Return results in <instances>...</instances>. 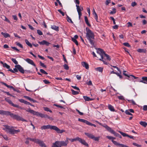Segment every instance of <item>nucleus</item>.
<instances>
[{"label": "nucleus", "instance_id": "f257e3e1", "mask_svg": "<svg viewBox=\"0 0 147 147\" xmlns=\"http://www.w3.org/2000/svg\"><path fill=\"white\" fill-rule=\"evenodd\" d=\"M4 127L3 129L5 130L7 133L11 134H14L20 132L19 129L15 130L13 127H11L7 125H3Z\"/></svg>", "mask_w": 147, "mask_h": 147}, {"label": "nucleus", "instance_id": "f03ea898", "mask_svg": "<svg viewBox=\"0 0 147 147\" xmlns=\"http://www.w3.org/2000/svg\"><path fill=\"white\" fill-rule=\"evenodd\" d=\"M4 127L3 129L5 130L7 133L11 134H14L20 132L19 129L15 130L13 127H11L7 125H3Z\"/></svg>", "mask_w": 147, "mask_h": 147}, {"label": "nucleus", "instance_id": "7ed1b4c3", "mask_svg": "<svg viewBox=\"0 0 147 147\" xmlns=\"http://www.w3.org/2000/svg\"><path fill=\"white\" fill-rule=\"evenodd\" d=\"M42 130L50 129H53L56 131L58 133L61 134L65 131L64 130H60L58 127L54 125H43L41 127Z\"/></svg>", "mask_w": 147, "mask_h": 147}, {"label": "nucleus", "instance_id": "20e7f679", "mask_svg": "<svg viewBox=\"0 0 147 147\" xmlns=\"http://www.w3.org/2000/svg\"><path fill=\"white\" fill-rule=\"evenodd\" d=\"M69 138H67L65 141H57L53 143L52 146V147H61V146H66L68 143Z\"/></svg>", "mask_w": 147, "mask_h": 147}, {"label": "nucleus", "instance_id": "39448f33", "mask_svg": "<svg viewBox=\"0 0 147 147\" xmlns=\"http://www.w3.org/2000/svg\"><path fill=\"white\" fill-rule=\"evenodd\" d=\"M5 115H10L13 119H15L18 121H23L26 122L27 121L24 119L22 117L18 115L13 114L10 112L6 111Z\"/></svg>", "mask_w": 147, "mask_h": 147}, {"label": "nucleus", "instance_id": "423d86ee", "mask_svg": "<svg viewBox=\"0 0 147 147\" xmlns=\"http://www.w3.org/2000/svg\"><path fill=\"white\" fill-rule=\"evenodd\" d=\"M99 124L100 125L102 126L103 127H105L108 131L110 132L111 134H113L116 137H118L120 138H122L121 135H120L119 134L116 133L114 130L112 129L110 127L108 126L107 125H102L101 123H99Z\"/></svg>", "mask_w": 147, "mask_h": 147}, {"label": "nucleus", "instance_id": "0eeeda50", "mask_svg": "<svg viewBox=\"0 0 147 147\" xmlns=\"http://www.w3.org/2000/svg\"><path fill=\"white\" fill-rule=\"evenodd\" d=\"M26 110V111L29 112L34 115L39 116L42 118H44L45 114L31 110L30 108H29L28 109Z\"/></svg>", "mask_w": 147, "mask_h": 147}, {"label": "nucleus", "instance_id": "6e6552de", "mask_svg": "<svg viewBox=\"0 0 147 147\" xmlns=\"http://www.w3.org/2000/svg\"><path fill=\"white\" fill-rule=\"evenodd\" d=\"M86 36L87 39L91 38L94 39V33L88 28H86Z\"/></svg>", "mask_w": 147, "mask_h": 147}, {"label": "nucleus", "instance_id": "1a4fd4ad", "mask_svg": "<svg viewBox=\"0 0 147 147\" xmlns=\"http://www.w3.org/2000/svg\"><path fill=\"white\" fill-rule=\"evenodd\" d=\"M15 67L17 68L18 70L22 74H24L25 72V70L23 69V68L20 65H15ZM25 71H26L25 70Z\"/></svg>", "mask_w": 147, "mask_h": 147}, {"label": "nucleus", "instance_id": "9d476101", "mask_svg": "<svg viewBox=\"0 0 147 147\" xmlns=\"http://www.w3.org/2000/svg\"><path fill=\"white\" fill-rule=\"evenodd\" d=\"M41 147H47L43 141L38 139L37 143Z\"/></svg>", "mask_w": 147, "mask_h": 147}, {"label": "nucleus", "instance_id": "9b49d317", "mask_svg": "<svg viewBox=\"0 0 147 147\" xmlns=\"http://www.w3.org/2000/svg\"><path fill=\"white\" fill-rule=\"evenodd\" d=\"M78 141H79L82 144L86 146L87 147L88 146V144L84 140L82 139L79 137L78 138Z\"/></svg>", "mask_w": 147, "mask_h": 147}, {"label": "nucleus", "instance_id": "f8f14e48", "mask_svg": "<svg viewBox=\"0 0 147 147\" xmlns=\"http://www.w3.org/2000/svg\"><path fill=\"white\" fill-rule=\"evenodd\" d=\"M97 53L101 56L104 55L105 53L103 50L100 48H98L97 50Z\"/></svg>", "mask_w": 147, "mask_h": 147}, {"label": "nucleus", "instance_id": "ddd939ff", "mask_svg": "<svg viewBox=\"0 0 147 147\" xmlns=\"http://www.w3.org/2000/svg\"><path fill=\"white\" fill-rule=\"evenodd\" d=\"M25 60L27 62H28V63L30 64L35 67L36 66L35 64L34 63L33 61L32 60L28 58L26 59H25Z\"/></svg>", "mask_w": 147, "mask_h": 147}, {"label": "nucleus", "instance_id": "4468645a", "mask_svg": "<svg viewBox=\"0 0 147 147\" xmlns=\"http://www.w3.org/2000/svg\"><path fill=\"white\" fill-rule=\"evenodd\" d=\"M142 78V80H140V82L145 84H147V77H143Z\"/></svg>", "mask_w": 147, "mask_h": 147}, {"label": "nucleus", "instance_id": "2eb2a0df", "mask_svg": "<svg viewBox=\"0 0 147 147\" xmlns=\"http://www.w3.org/2000/svg\"><path fill=\"white\" fill-rule=\"evenodd\" d=\"M82 66L83 67H85L86 69H88L89 68L88 65L86 62H82Z\"/></svg>", "mask_w": 147, "mask_h": 147}, {"label": "nucleus", "instance_id": "dca6fc26", "mask_svg": "<svg viewBox=\"0 0 147 147\" xmlns=\"http://www.w3.org/2000/svg\"><path fill=\"white\" fill-rule=\"evenodd\" d=\"M78 120L80 121H81L83 123H85L87 125H88L89 122L87 121V120L82 119L79 118L78 119Z\"/></svg>", "mask_w": 147, "mask_h": 147}, {"label": "nucleus", "instance_id": "f3484780", "mask_svg": "<svg viewBox=\"0 0 147 147\" xmlns=\"http://www.w3.org/2000/svg\"><path fill=\"white\" fill-rule=\"evenodd\" d=\"M85 134L89 138L92 139H93L94 136L92 134L88 133H85Z\"/></svg>", "mask_w": 147, "mask_h": 147}, {"label": "nucleus", "instance_id": "a211bd4d", "mask_svg": "<svg viewBox=\"0 0 147 147\" xmlns=\"http://www.w3.org/2000/svg\"><path fill=\"white\" fill-rule=\"evenodd\" d=\"M27 139H29L30 141L34 142L36 143H37L38 140V139H37L36 138H28Z\"/></svg>", "mask_w": 147, "mask_h": 147}, {"label": "nucleus", "instance_id": "6ab92c4d", "mask_svg": "<svg viewBox=\"0 0 147 147\" xmlns=\"http://www.w3.org/2000/svg\"><path fill=\"white\" fill-rule=\"evenodd\" d=\"M51 28L56 31H59V27L55 25H51Z\"/></svg>", "mask_w": 147, "mask_h": 147}, {"label": "nucleus", "instance_id": "aec40b11", "mask_svg": "<svg viewBox=\"0 0 147 147\" xmlns=\"http://www.w3.org/2000/svg\"><path fill=\"white\" fill-rule=\"evenodd\" d=\"M83 97L85 101H89L93 100V99L87 96H84Z\"/></svg>", "mask_w": 147, "mask_h": 147}, {"label": "nucleus", "instance_id": "412c9836", "mask_svg": "<svg viewBox=\"0 0 147 147\" xmlns=\"http://www.w3.org/2000/svg\"><path fill=\"white\" fill-rule=\"evenodd\" d=\"M76 9H77V11L78 12V14L82 13H81L82 10H81V8H80V6L79 5H76Z\"/></svg>", "mask_w": 147, "mask_h": 147}, {"label": "nucleus", "instance_id": "4be33fe9", "mask_svg": "<svg viewBox=\"0 0 147 147\" xmlns=\"http://www.w3.org/2000/svg\"><path fill=\"white\" fill-rule=\"evenodd\" d=\"M1 34L3 35L4 37L5 38H7L8 37H9L10 36L9 34L7 33H4L3 32H1Z\"/></svg>", "mask_w": 147, "mask_h": 147}, {"label": "nucleus", "instance_id": "5701e85b", "mask_svg": "<svg viewBox=\"0 0 147 147\" xmlns=\"http://www.w3.org/2000/svg\"><path fill=\"white\" fill-rule=\"evenodd\" d=\"M138 52L139 53H146V50L145 49H139L138 50Z\"/></svg>", "mask_w": 147, "mask_h": 147}, {"label": "nucleus", "instance_id": "b1692460", "mask_svg": "<svg viewBox=\"0 0 147 147\" xmlns=\"http://www.w3.org/2000/svg\"><path fill=\"white\" fill-rule=\"evenodd\" d=\"M85 21L86 24L89 26H90L91 25L89 23L88 20L86 16L84 17Z\"/></svg>", "mask_w": 147, "mask_h": 147}, {"label": "nucleus", "instance_id": "393cba45", "mask_svg": "<svg viewBox=\"0 0 147 147\" xmlns=\"http://www.w3.org/2000/svg\"><path fill=\"white\" fill-rule=\"evenodd\" d=\"M66 15V19L67 20V21L70 23H71L72 24L73 23V22L72 21L71 19L67 14Z\"/></svg>", "mask_w": 147, "mask_h": 147}, {"label": "nucleus", "instance_id": "a878e982", "mask_svg": "<svg viewBox=\"0 0 147 147\" xmlns=\"http://www.w3.org/2000/svg\"><path fill=\"white\" fill-rule=\"evenodd\" d=\"M109 109L111 111H114L115 110L113 107L111 105H109L108 106Z\"/></svg>", "mask_w": 147, "mask_h": 147}, {"label": "nucleus", "instance_id": "bb28decb", "mask_svg": "<svg viewBox=\"0 0 147 147\" xmlns=\"http://www.w3.org/2000/svg\"><path fill=\"white\" fill-rule=\"evenodd\" d=\"M25 42L26 44L30 47H32V44L27 39L25 40Z\"/></svg>", "mask_w": 147, "mask_h": 147}, {"label": "nucleus", "instance_id": "cd10ccee", "mask_svg": "<svg viewBox=\"0 0 147 147\" xmlns=\"http://www.w3.org/2000/svg\"><path fill=\"white\" fill-rule=\"evenodd\" d=\"M118 132L120 133L123 137H128V135L125 133H123L120 131H118Z\"/></svg>", "mask_w": 147, "mask_h": 147}, {"label": "nucleus", "instance_id": "c85d7f7f", "mask_svg": "<svg viewBox=\"0 0 147 147\" xmlns=\"http://www.w3.org/2000/svg\"><path fill=\"white\" fill-rule=\"evenodd\" d=\"M96 70H97L100 72H102L103 71V68L102 67H98L96 68Z\"/></svg>", "mask_w": 147, "mask_h": 147}, {"label": "nucleus", "instance_id": "c756f323", "mask_svg": "<svg viewBox=\"0 0 147 147\" xmlns=\"http://www.w3.org/2000/svg\"><path fill=\"white\" fill-rule=\"evenodd\" d=\"M72 94L73 95H76L79 93L80 91H75L73 90H71Z\"/></svg>", "mask_w": 147, "mask_h": 147}, {"label": "nucleus", "instance_id": "7c9ffc66", "mask_svg": "<svg viewBox=\"0 0 147 147\" xmlns=\"http://www.w3.org/2000/svg\"><path fill=\"white\" fill-rule=\"evenodd\" d=\"M139 123L140 125H142V126L144 127H146V122L145 121H140Z\"/></svg>", "mask_w": 147, "mask_h": 147}, {"label": "nucleus", "instance_id": "2f4dec72", "mask_svg": "<svg viewBox=\"0 0 147 147\" xmlns=\"http://www.w3.org/2000/svg\"><path fill=\"white\" fill-rule=\"evenodd\" d=\"M87 39L89 40L90 44H91L92 46H93L94 45V41L93 40H92L93 39L91 38Z\"/></svg>", "mask_w": 147, "mask_h": 147}, {"label": "nucleus", "instance_id": "473e14b6", "mask_svg": "<svg viewBox=\"0 0 147 147\" xmlns=\"http://www.w3.org/2000/svg\"><path fill=\"white\" fill-rule=\"evenodd\" d=\"M5 100L8 102L9 104L11 105H12V104L13 103L8 98H5Z\"/></svg>", "mask_w": 147, "mask_h": 147}, {"label": "nucleus", "instance_id": "72a5a7b5", "mask_svg": "<svg viewBox=\"0 0 147 147\" xmlns=\"http://www.w3.org/2000/svg\"><path fill=\"white\" fill-rule=\"evenodd\" d=\"M6 111L0 110V115H5Z\"/></svg>", "mask_w": 147, "mask_h": 147}, {"label": "nucleus", "instance_id": "f704fd0d", "mask_svg": "<svg viewBox=\"0 0 147 147\" xmlns=\"http://www.w3.org/2000/svg\"><path fill=\"white\" fill-rule=\"evenodd\" d=\"M79 138L78 137H77L74 138V139H69V140L71 141V142H74V141H78V138Z\"/></svg>", "mask_w": 147, "mask_h": 147}, {"label": "nucleus", "instance_id": "c9c22d12", "mask_svg": "<svg viewBox=\"0 0 147 147\" xmlns=\"http://www.w3.org/2000/svg\"><path fill=\"white\" fill-rule=\"evenodd\" d=\"M71 40L73 42H74L77 45H78V44L77 41L74 38H72Z\"/></svg>", "mask_w": 147, "mask_h": 147}, {"label": "nucleus", "instance_id": "e433bc0d", "mask_svg": "<svg viewBox=\"0 0 147 147\" xmlns=\"http://www.w3.org/2000/svg\"><path fill=\"white\" fill-rule=\"evenodd\" d=\"M11 60L13 61V62L15 64L17 65V64L18 63L15 59L12 58L11 59Z\"/></svg>", "mask_w": 147, "mask_h": 147}, {"label": "nucleus", "instance_id": "4c0bfd02", "mask_svg": "<svg viewBox=\"0 0 147 147\" xmlns=\"http://www.w3.org/2000/svg\"><path fill=\"white\" fill-rule=\"evenodd\" d=\"M104 56L106 57L107 59V60L110 61L111 60V59L110 56L107 54L105 53Z\"/></svg>", "mask_w": 147, "mask_h": 147}, {"label": "nucleus", "instance_id": "58836bf2", "mask_svg": "<svg viewBox=\"0 0 147 147\" xmlns=\"http://www.w3.org/2000/svg\"><path fill=\"white\" fill-rule=\"evenodd\" d=\"M43 108L45 111H49L50 113L52 112V111L47 107H44Z\"/></svg>", "mask_w": 147, "mask_h": 147}, {"label": "nucleus", "instance_id": "ea45409f", "mask_svg": "<svg viewBox=\"0 0 147 147\" xmlns=\"http://www.w3.org/2000/svg\"><path fill=\"white\" fill-rule=\"evenodd\" d=\"M116 12V9L115 8H113L112 9V10L110 12V13L111 14H113L115 13Z\"/></svg>", "mask_w": 147, "mask_h": 147}, {"label": "nucleus", "instance_id": "a19ab883", "mask_svg": "<svg viewBox=\"0 0 147 147\" xmlns=\"http://www.w3.org/2000/svg\"><path fill=\"white\" fill-rule=\"evenodd\" d=\"M16 44L17 46H18L22 48H23V46L19 42H16Z\"/></svg>", "mask_w": 147, "mask_h": 147}, {"label": "nucleus", "instance_id": "79ce46f5", "mask_svg": "<svg viewBox=\"0 0 147 147\" xmlns=\"http://www.w3.org/2000/svg\"><path fill=\"white\" fill-rule=\"evenodd\" d=\"M3 66L6 67L7 69H9L10 68V66L8 65L6 63H5L3 64Z\"/></svg>", "mask_w": 147, "mask_h": 147}, {"label": "nucleus", "instance_id": "37998d69", "mask_svg": "<svg viewBox=\"0 0 147 147\" xmlns=\"http://www.w3.org/2000/svg\"><path fill=\"white\" fill-rule=\"evenodd\" d=\"M125 113L127 115H129L131 116L132 115V114L130 113V112L129 111V110H126L125 111Z\"/></svg>", "mask_w": 147, "mask_h": 147}, {"label": "nucleus", "instance_id": "c03bdc74", "mask_svg": "<svg viewBox=\"0 0 147 147\" xmlns=\"http://www.w3.org/2000/svg\"><path fill=\"white\" fill-rule=\"evenodd\" d=\"M119 71V73H118L117 74V75L119 77V78L120 79H121L122 78V76L121 75V72L120 70H119V71Z\"/></svg>", "mask_w": 147, "mask_h": 147}, {"label": "nucleus", "instance_id": "a18cd8bd", "mask_svg": "<svg viewBox=\"0 0 147 147\" xmlns=\"http://www.w3.org/2000/svg\"><path fill=\"white\" fill-rule=\"evenodd\" d=\"M40 71L42 73L44 74H47L48 73L46 71H45L43 69H40Z\"/></svg>", "mask_w": 147, "mask_h": 147}, {"label": "nucleus", "instance_id": "49530a36", "mask_svg": "<svg viewBox=\"0 0 147 147\" xmlns=\"http://www.w3.org/2000/svg\"><path fill=\"white\" fill-rule=\"evenodd\" d=\"M109 140H114L115 139V138L109 136H107L106 137Z\"/></svg>", "mask_w": 147, "mask_h": 147}, {"label": "nucleus", "instance_id": "de8ad7c7", "mask_svg": "<svg viewBox=\"0 0 147 147\" xmlns=\"http://www.w3.org/2000/svg\"><path fill=\"white\" fill-rule=\"evenodd\" d=\"M1 136H2L3 138L6 140H8V138L7 136L6 135H1Z\"/></svg>", "mask_w": 147, "mask_h": 147}, {"label": "nucleus", "instance_id": "09e8293b", "mask_svg": "<svg viewBox=\"0 0 147 147\" xmlns=\"http://www.w3.org/2000/svg\"><path fill=\"white\" fill-rule=\"evenodd\" d=\"M46 42V41L45 40H43L42 42H39L38 43L40 44L41 45H45V43Z\"/></svg>", "mask_w": 147, "mask_h": 147}, {"label": "nucleus", "instance_id": "8fccbe9b", "mask_svg": "<svg viewBox=\"0 0 147 147\" xmlns=\"http://www.w3.org/2000/svg\"><path fill=\"white\" fill-rule=\"evenodd\" d=\"M123 45H124L128 47H130V45H129V43L128 42H125L123 43Z\"/></svg>", "mask_w": 147, "mask_h": 147}, {"label": "nucleus", "instance_id": "3c124183", "mask_svg": "<svg viewBox=\"0 0 147 147\" xmlns=\"http://www.w3.org/2000/svg\"><path fill=\"white\" fill-rule=\"evenodd\" d=\"M64 68L66 70H68L69 69V67L66 64H65L63 65Z\"/></svg>", "mask_w": 147, "mask_h": 147}, {"label": "nucleus", "instance_id": "603ef678", "mask_svg": "<svg viewBox=\"0 0 147 147\" xmlns=\"http://www.w3.org/2000/svg\"><path fill=\"white\" fill-rule=\"evenodd\" d=\"M99 137H95L94 136L93 138L92 139L94 140L95 141H98L99 140Z\"/></svg>", "mask_w": 147, "mask_h": 147}, {"label": "nucleus", "instance_id": "864d4df0", "mask_svg": "<svg viewBox=\"0 0 147 147\" xmlns=\"http://www.w3.org/2000/svg\"><path fill=\"white\" fill-rule=\"evenodd\" d=\"M3 17H4L5 18V19L4 20L6 22H7L9 23H11L10 21L5 16H3Z\"/></svg>", "mask_w": 147, "mask_h": 147}, {"label": "nucleus", "instance_id": "5fc2aeb1", "mask_svg": "<svg viewBox=\"0 0 147 147\" xmlns=\"http://www.w3.org/2000/svg\"><path fill=\"white\" fill-rule=\"evenodd\" d=\"M127 27H132V23L130 22H128L127 23Z\"/></svg>", "mask_w": 147, "mask_h": 147}, {"label": "nucleus", "instance_id": "6e6d98bb", "mask_svg": "<svg viewBox=\"0 0 147 147\" xmlns=\"http://www.w3.org/2000/svg\"><path fill=\"white\" fill-rule=\"evenodd\" d=\"M37 32L38 34L40 35H42V32L40 30H37Z\"/></svg>", "mask_w": 147, "mask_h": 147}, {"label": "nucleus", "instance_id": "4d7b16f0", "mask_svg": "<svg viewBox=\"0 0 147 147\" xmlns=\"http://www.w3.org/2000/svg\"><path fill=\"white\" fill-rule=\"evenodd\" d=\"M58 11L62 14V16H64L65 15L64 13L60 9H58Z\"/></svg>", "mask_w": 147, "mask_h": 147}, {"label": "nucleus", "instance_id": "13d9d810", "mask_svg": "<svg viewBox=\"0 0 147 147\" xmlns=\"http://www.w3.org/2000/svg\"><path fill=\"white\" fill-rule=\"evenodd\" d=\"M143 109L144 111H147V105H144L143 107Z\"/></svg>", "mask_w": 147, "mask_h": 147}, {"label": "nucleus", "instance_id": "bf43d9fd", "mask_svg": "<svg viewBox=\"0 0 147 147\" xmlns=\"http://www.w3.org/2000/svg\"><path fill=\"white\" fill-rule=\"evenodd\" d=\"M54 105L58 108H60L61 109H62V108H63V107L62 106L56 104H54Z\"/></svg>", "mask_w": 147, "mask_h": 147}, {"label": "nucleus", "instance_id": "052dcab7", "mask_svg": "<svg viewBox=\"0 0 147 147\" xmlns=\"http://www.w3.org/2000/svg\"><path fill=\"white\" fill-rule=\"evenodd\" d=\"M43 82L45 84H49L50 83V82L48 80H43Z\"/></svg>", "mask_w": 147, "mask_h": 147}, {"label": "nucleus", "instance_id": "680f3d73", "mask_svg": "<svg viewBox=\"0 0 147 147\" xmlns=\"http://www.w3.org/2000/svg\"><path fill=\"white\" fill-rule=\"evenodd\" d=\"M118 98L120 100H124V99L123 96H118Z\"/></svg>", "mask_w": 147, "mask_h": 147}, {"label": "nucleus", "instance_id": "e2e57ef3", "mask_svg": "<svg viewBox=\"0 0 147 147\" xmlns=\"http://www.w3.org/2000/svg\"><path fill=\"white\" fill-rule=\"evenodd\" d=\"M11 48L13 49H14L15 50H16L18 52H19L20 51L19 49H17L16 47H12Z\"/></svg>", "mask_w": 147, "mask_h": 147}, {"label": "nucleus", "instance_id": "0e129e2a", "mask_svg": "<svg viewBox=\"0 0 147 147\" xmlns=\"http://www.w3.org/2000/svg\"><path fill=\"white\" fill-rule=\"evenodd\" d=\"M111 19L113 20V23L114 24H116L115 22V20L114 18L112 17H110Z\"/></svg>", "mask_w": 147, "mask_h": 147}, {"label": "nucleus", "instance_id": "69168bd1", "mask_svg": "<svg viewBox=\"0 0 147 147\" xmlns=\"http://www.w3.org/2000/svg\"><path fill=\"white\" fill-rule=\"evenodd\" d=\"M137 5V3L135 2H132L131 4V6L133 7L136 6Z\"/></svg>", "mask_w": 147, "mask_h": 147}, {"label": "nucleus", "instance_id": "338daca9", "mask_svg": "<svg viewBox=\"0 0 147 147\" xmlns=\"http://www.w3.org/2000/svg\"><path fill=\"white\" fill-rule=\"evenodd\" d=\"M94 18H95L96 20V21L98 22V16L97 14L94 15Z\"/></svg>", "mask_w": 147, "mask_h": 147}, {"label": "nucleus", "instance_id": "774afa93", "mask_svg": "<svg viewBox=\"0 0 147 147\" xmlns=\"http://www.w3.org/2000/svg\"><path fill=\"white\" fill-rule=\"evenodd\" d=\"M72 87L73 88L79 91H80V89L78 87H76V86H72Z\"/></svg>", "mask_w": 147, "mask_h": 147}]
</instances>
